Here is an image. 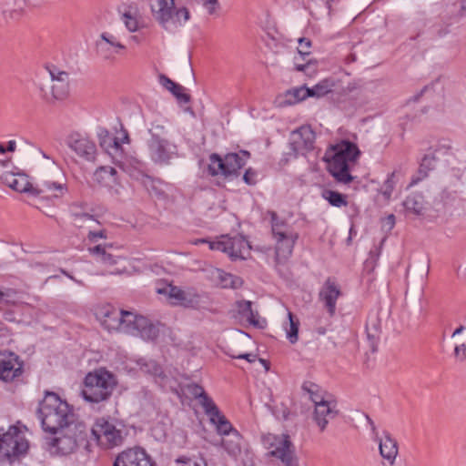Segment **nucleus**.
Returning a JSON list of instances; mask_svg holds the SVG:
<instances>
[{
    "instance_id": "28",
    "label": "nucleus",
    "mask_w": 466,
    "mask_h": 466,
    "mask_svg": "<svg viewBox=\"0 0 466 466\" xmlns=\"http://www.w3.org/2000/svg\"><path fill=\"white\" fill-rule=\"evenodd\" d=\"M379 450L382 458L392 464L398 454L397 441L391 438L389 432H384V438L380 440Z\"/></svg>"
},
{
    "instance_id": "54",
    "label": "nucleus",
    "mask_w": 466,
    "mask_h": 466,
    "mask_svg": "<svg viewBox=\"0 0 466 466\" xmlns=\"http://www.w3.org/2000/svg\"><path fill=\"white\" fill-rule=\"evenodd\" d=\"M257 177V171L252 167H248L245 170L242 179L245 184L248 186H255L258 182Z\"/></svg>"
},
{
    "instance_id": "8",
    "label": "nucleus",
    "mask_w": 466,
    "mask_h": 466,
    "mask_svg": "<svg viewBox=\"0 0 466 466\" xmlns=\"http://www.w3.org/2000/svg\"><path fill=\"white\" fill-rule=\"evenodd\" d=\"M119 331L140 337L145 340H154L158 336V329L144 316L121 309Z\"/></svg>"
},
{
    "instance_id": "37",
    "label": "nucleus",
    "mask_w": 466,
    "mask_h": 466,
    "mask_svg": "<svg viewBox=\"0 0 466 466\" xmlns=\"http://www.w3.org/2000/svg\"><path fill=\"white\" fill-rule=\"evenodd\" d=\"M287 102L290 105L299 103L309 97V87L301 86L286 92Z\"/></svg>"
},
{
    "instance_id": "53",
    "label": "nucleus",
    "mask_w": 466,
    "mask_h": 466,
    "mask_svg": "<svg viewBox=\"0 0 466 466\" xmlns=\"http://www.w3.org/2000/svg\"><path fill=\"white\" fill-rule=\"evenodd\" d=\"M123 22L127 29H137L143 25L140 24L138 18L132 15L129 12L125 13L122 16Z\"/></svg>"
},
{
    "instance_id": "55",
    "label": "nucleus",
    "mask_w": 466,
    "mask_h": 466,
    "mask_svg": "<svg viewBox=\"0 0 466 466\" xmlns=\"http://www.w3.org/2000/svg\"><path fill=\"white\" fill-rule=\"evenodd\" d=\"M185 291L186 290H183L179 287L169 285L168 296L171 299H175L178 300L180 302V304L182 305L183 299H185L184 295H186Z\"/></svg>"
},
{
    "instance_id": "17",
    "label": "nucleus",
    "mask_w": 466,
    "mask_h": 466,
    "mask_svg": "<svg viewBox=\"0 0 466 466\" xmlns=\"http://www.w3.org/2000/svg\"><path fill=\"white\" fill-rule=\"evenodd\" d=\"M341 294L339 286L332 278H328L319 291V299L331 318L336 314L337 300Z\"/></svg>"
},
{
    "instance_id": "21",
    "label": "nucleus",
    "mask_w": 466,
    "mask_h": 466,
    "mask_svg": "<svg viewBox=\"0 0 466 466\" xmlns=\"http://www.w3.org/2000/svg\"><path fill=\"white\" fill-rule=\"evenodd\" d=\"M214 410L209 412H205L206 415L209 418V421L211 424L216 426V431L219 435H233L238 440L240 439V434L238 430H236L231 422L226 418V416L220 411L216 403L213 405Z\"/></svg>"
},
{
    "instance_id": "52",
    "label": "nucleus",
    "mask_w": 466,
    "mask_h": 466,
    "mask_svg": "<svg viewBox=\"0 0 466 466\" xmlns=\"http://www.w3.org/2000/svg\"><path fill=\"white\" fill-rule=\"evenodd\" d=\"M236 308H237L238 315L241 318L246 319L247 316L248 315L249 311L252 309V302L250 300H245V299L238 300L236 302Z\"/></svg>"
},
{
    "instance_id": "6",
    "label": "nucleus",
    "mask_w": 466,
    "mask_h": 466,
    "mask_svg": "<svg viewBox=\"0 0 466 466\" xmlns=\"http://www.w3.org/2000/svg\"><path fill=\"white\" fill-rule=\"evenodd\" d=\"M116 387L114 376L106 371L89 372L84 380L83 399L92 405L106 401Z\"/></svg>"
},
{
    "instance_id": "50",
    "label": "nucleus",
    "mask_w": 466,
    "mask_h": 466,
    "mask_svg": "<svg viewBox=\"0 0 466 466\" xmlns=\"http://www.w3.org/2000/svg\"><path fill=\"white\" fill-rule=\"evenodd\" d=\"M245 319L248 322L249 325L258 329H264L267 324L265 319L259 320L258 312L254 311L252 309Z\"/></svg>"
},
{
    "instance_id": "35",
    "label": "nucleus",
    "mask_w": 466,
    "mask_h": 466,
    "mask_svg": "<svg viewBox=\"0 0 466 466\" xmlns=\"http://www.w3.org/2000/svg\"><path fill=\"white\" fill-rule=\"evenodd\" d=\"M289 327L285 326L286 337L290 344H295L299 340V320L290 311L288 312Z\"/></svg>"
},
{
    "instance_id": "62",
    "label": "nucleus",
    "mask_w": 466,
    "mask_h": 466,
    "mask_svg": "<svg viewBox=\"0 0 466 466\" xmlns=\"http://www.w3.org/2000/svg\"><path fill=\"white\" fill-rule=\"evenodd\" d=\"M119 257L114 256L106 251L104 258H102V263L107 264V265H115L117 263V259Z\"/></svg>"
},
{
    "instance_id": "22",
    "label": "nucleus",
    "mask_w": 466,
    "mask_h": 466,
    "mask_svg": "<svg viewBox=\"0 0 466 466\" xmlns=\"http://www.w3.org/2000/svg\"><path fill=\"white\" fill-rule=\"evenodd\" d=\"M441 148L434 149L433 152L425 154L420 162L417 173L410 178L409 187H414L420 181L428 177L429 173L436 168L439 158L436 157V152L440 151Z\"/></svg>"
},
{
    "instance_id": "58",
    "label": "nucleus",
    "mask_w": 466,
    "mask_h": 466,
    "mask_svg": "<svg viewBox=\"0 0 466 466\" xmlns=\"http://www.w3.org/2000/svg\"><path fill=\"white\" fill-rule=\"evenodd\" d=\"M227 354L232 359L246 360L249 363L255 362L258 358V355L253 353H242L238 355H233L229 353Z\"/></svg>"
},
{
    "instance_id": "18",
    "label": "nucleus",
    "mask_w": 466,
    "mask_h": 466,
    "mask_svg": "<svg viewBox=\"0 0 466 466\" xmlns=\"http://www.w3.org/2000/svg\"><path fill=\"white\" fill-rule=\"evenodd\" d=\"M0 181L15 191L27 193L34 197L41 195L42 190L39 187H34V185L28 181L27 176L25 173L2 172Z\"/></svg>"
},
{
    "instance_id": "45",
    "label": "nucleus",
    "mask_w": 466,
    "mask_h": 466,
    "mask_svg": "<svg viewBox=\"0 0 466 466\" xmlns=\"http://www.w3.org/2000/svg\"><path fill=\"white\" fill-rule=\"evenodd\" d=\"M97 137L100 147H103L105 150L108 151V149L111 147L112 141H114V137L105 127H100L98 129Z\"/></svg>"
},
{
    "instance_id": "1",
    "label": "nucleus",
    "mask_w": 466,
    "mask_h": 466,
    "mask_svg": "<svg viewBox=\"0 0 466 466\" xmlns=\"http://www.w3.org/2000/svg\"><path fill=\"white\" fill-rule=\"evenodd\" d=\"M37 417L44 431L56 434L59 429L75 422L73 408L54 391L46 390L39 401Z\"/></svg>"
},
{
    "instance_id": "10",
    "label": "nucleus",
    "mask_w": 466,
    "mask_h": 466,
    "mask_svg": "<svg viewBox=\"0 0 466 466\" xmlns=\"http://www.w3.org/2000/svg\"><path fill=\"white\" fill-rule=\"evenodd\" d=\"M209 248L228 254L232 260L246 259L249 255L251 246L244 235L238 234L234 237L222 236L220 240L210 241Z\"/></svg>"
},
{
    "instance_id": "27",
    "label": "nucleus",
    "mask_w": 466,
    "mask_h": 466,
    "mask_svg": "<svg viewBox=\"0 0 466 466\" xmlns=\"http://www.w3.org/2000/svg\"><path fill=\"white\" fill-rule=\"evenodd\" d=\"M187 392L194 398L198 400L199 404L204 410V412L213 410L214 400L205 391L204 388L197 383H190L187 385Z\"/></svg>"
},
{
    "instance_id": "39",
    "label": "nucleus",
    "mask_w": 466,
    "mask_h": 466,
    "mask_svg": "<svg viewBox=\"0 0 466 466\" xmlns=\"http://www.w3.org/2000/svg\"><path fill=\"white\" fill-rule=\"evenodd\" d=\"M99 42H106L107 46L112 47L116 54L119 53L120 50L126 49V46L121 43V41L108 31H104L102 33Z\"/></svg>"
},
{
    "instance_id": "59",
    "label": "nucleus",
    "mask_w": 466,
    "mask_h": 466,
    "mask_svg": "<svg viewBox=\"0 0 466 466\" xmlns=\"http://www.w3.org/2000/svg\"><path fill=\"white\" fill-rule=\"evenodd\" d=\"M201 3L209 14L214 13L218 7V0H201Z\"/></svg>"
},
{
    "instance_id": "26",
    "label": "nucleus",
    "mask_w": 466,
    "mask_h": 466,
    "mask_svg": "<svg viewBox=\"0 0 466 466\" xmlns=\"http://www.w3.org/2000/svg\"><path fill=\"white\" fill-rule=\"evenodd\" d=\"M101 322L105 329L108 331H119L121 327V309L107 306L101 310Z\"/></svg>"
},
{
    "instance_id": "4",
    "label": "nucleus",
    "mask_w": 466,
    "mask_h": 466,
    "mask_svg": "<svg viewBox=\"0 0 466 466\" xmlns=\"http://www.w3.org/2000/svg\"><path fill=\"white\" fill-rule=\"evenodd\" d=\"M250 157V152L245 149L228 152L223 156L212 153L208 157V175L210 177L221 176L228 180L237 178Z\"/></svg>"
},
{
    "instance_id": "7",
    "label": "nucleus",
    "mask_w": 466,
    "mask_h": 466,
    "mask_svg": "<svg viewBox=\"0 0 466 466\" xmlns=\"http://www.w3.org/2000/svg\"><path fill=\"white\" fill-rule=\"evenodd\" d=\"M26 427L17 421L5 430L0 428V453L8 460L18 458L27 452L28 441L25 438Z\"/></svg>"
},
{
    "instance_id": "3",
    "label": "nucleus",
    "mask_w": 466,
    "mask_h": 466,
    "mask_svg": "<svg viewBox=\"0 0 466 466\" xmlns=\"http://www.w3.org/2000/svg\"><path fill=\"white\" fill-rule=\"evenodd\" d=\"M56 435L45 438L44 448L52 454L67 455L86 440V426L82 422H73L59 429Z\"/></svg>"
},
{
    "instance_id": "63",
    "label": "nucleus",
    "mask_w": 466,
    "mask_h": 466,
    "mask_svg": "<svg viewBox=\"0 0 466 466\" xmlns=\"http://www.w3.org/2000/svg\"><path fill=\"white\" fill-rule=\"evenodd\" d=\"M310 61H308L307 63H299V58H294V68L298 72H305L306 69L309 66Z\"/></svg>"
},
{
    "instance_id": "57",
    "label": "nucleus",
    "mask_w": 466,
    "mask_h": 466,
    "mask_svg": "<svg viewBox=\"0 0 466 466\" xmlns=\"http://www.w3.org/2000/svg\"><path fill=\"white\" fill-rule=\"evenodd\" d=\"M454 357L460 361H464L466 360V344L461 343L455 346Z\"/></svg>"
},
{
    "instance_id": "34",
    "label": "nucleus",
    "mask_w": 466,
    "mask_h": 466,
    "mask_svg": "<svg viewBox=\"0 0 466 466\" xmlns=\"http://www.w3.org/2000/svg\"><path fill=\"white\" fill-rule=\"evenodd\" d=\"M321 197L329 202V204L335 208H341L348 205L347 196L340 192L324 189L321 192Z\"/></svg>"
},
{
    "instance_id": "51",
    "label": "nucleus",
    "mask_w": 466,
    "mask_h": 466,
    "mask_svg": "<svg viewBox=\"0 0 466 466\" xmlns=\"http://www.w3.org/2000/svg\"><path fill=\"white\" fill-rule=\"evenodd\" d=\"M171 94L177 99L178 102L188 104L191 101L189 94L185 93V87L177 84V88H174Z\"/></svg>"
},
{
    "instance_id": "9",
    "label": "nucleus",
    "mask_w": 466,
    "mask_h": 466,
    "mask_svg": "<svg viewBox=\"0 0 466 466\" xmlns=\"http://www.w3.org/2000/svg\"><path fill=\"white\" fill-rule=\"evenodd\" d=\"M151 10L154 17L162 25L183 26L189 18L187 8H176L175 0H153Z\"/></svg>"
},
{
    "instance_id": "15",
    "label": "nucleus",
    "mask_w": 466,
    "mask_h": 466,
    "mask_svg": "<svg viewBox=\"0 0 466 466\" xmlns=\"http://www.w3.org/2000/svg\"><path fill=\"white\" fill-rule=\"evenodd\" d=\"M154 464L152 458L144 448L135 446L118 453L113 466H154Z\"/></svg>"
},
{
    "instance_id": "11",
    "label": "nucleus",
    "mask_w": 466,
    "mask_h": 466,
    "mask_svg": "<svg viewBox=\"0 0 466 466\" xmlns=\"http://www.w3.org/2000/svg\"><path fill=\"white\" fill-rule=\"evenodd\" d=\"M315 139L316 134L309 125L298 127L290 135L289 143L290 151L288 155L294 158L299 155L305 156L314 149Z\"/></svg>"
},
{
    "instance_id": "56",
    "label": "nucleus",
    "mask_w": 466,
    "mask_h": 466,
    "mask_svg": "<svg viewBox=\"0 0 466 466\" xmlns=\"http://www.w3.org/2000/svg\"><path fill=\"white\" fill-rule=\"evenodd\" d=\"M90 254L96 257V258L101 262L102 258H104L106 253V248L102 245H96L93 248H88Z\"/></svg>"
},
{
    "instance_id": "43",
    "label": "nucleus",
    "mask_w": 466,
    "mask_h": 466,
    "mask_svg": "<svg viewBox=\"0 0 466 466\" xmlns=\"http://www.w3.org/2000/svg\"><path fill=\"white\" fill-rule=\"evenodd\" d=\"M366 332H367V339H368V343H369L370 351L372 353H375L378 350V346H379V342H380L379 329H378L377 326H374L373 332H372L369 327H366Z\"/></svg>"
},
{
    "instance_id": "30",
    "label": "nucleus",
    "mask_w": 466,
    "mask_h": 466,
    "mask_svg": "<svg viewBox=\"0 0 466 466\" xmlns=\"http://www.w3.org/2000/svg\"><path fill=\"white\" fill-rule=\"evenodd\" d=\"M402 205L406 211L420 215L424 209V197L421 193H411L406 197Z\"/></svg>"
},
{
    "instance_id": "29",
    "label": "nucleus",
    "mask_w": 466,
    "mask_h": 466,
    "mask_svg": "<svg viewBox=\"0 0 466 466\" xmlns=\"http://www.w3.org/2000/svg\"><path fill=\"white\" fill-rule=\"evenodd\" d=\"M261 39L266 46L276 54L286 47L289 42V40L283 37L279 31H265Z\"/></svg>"
},
{
    "instance_id": "64",
    "label": "nucleus",
    "mask_w": 466,
    "mask_h": 466,
    "mask_svg": "<svg viewBox=\"0 0 466 466\" xmlns=\"http://www.w3.org/2000/svg\"><path fill=\"white\" fill-rule=\"evenodd\" d=\"M72 216L76 218V219H81V220H93L94 219V216L93 215H90L88 213H86V212H81V213H73Z\"/></svg>"
},
{
    "instance_id": "14",
    "label": "nucleus",
    "mask_w": 466,
    "mask_h": 466,
    "mask_svg": "<svg viewBox=\"0 0 466 466\" xmlns=\"http://www.w3.org/2000/svg\"><path fill=\"white\" fill-rule=\"evenodd\" d=\"M271 446L275 448L269 451L270 456L279 459L285 466H299L293 443L288 434L274 436Z\"/></svg>"
},
{
    "instance_id": "2",
    "label": "nucleus",
    "mask_w": 466,
    "mask_h": 466,
    "mask_svg": "<svg viewBox=\"0 0 466 466\" xmlns=\"http://www.w3.org/2000/svg\"><path fill=\"white\" fill-rule=\"evenodd\" d=\"M330 149L333 155L329 159V172L340 183L350 184L354 177L350 172V162H355L360 156V150L357 144L348 139H342L339 143L331 146Z\"/></svg>"
},
{
    "instance_id": "49",
    "label": "nucleus",
    "mask_w": 466,
    "mask_h": 466,
    "mask_svg": "<svg viewBox=\"0 0 466 466\" xmlns=\"http://www.w3.org/2000/svg\"><path fill=\"white\" fill-rule=\"evenodd\" d=\"M273 414L279 420H288L289 419L290 410L287 404L281 402L275 406Z\"/></svg>"
},
{
    "instance_id": "47",
    "label": "nucleus",
    "mask_w": 466,
    "mask_h": 466,
    "mask_svg": "<svg viewBox=\"0 0 466 466\" xmlns=\"http://www.w3.org/2000/svg\"><path fill=\"white\" fill-rule=\"evenodd\" d=\"M96 52L100 57L104 60H108L113 58V55L116 54L112 47L107 46L106 42H96Z\"/></svg>"
},
{
    "instance_id": "61",
    "label": "nucleus",
    "mask_w": 466,
    "mask_h": 466,
    "mask_svg": "<svg viewBox=\"0 0 466 466\" xmlns=\"http://www.w3.org/2000/svg\"><path fill=\"white\" fill-rule=\"evenodd\" d=\"M106 237V236L105 230L89 231L87 236L90 241H96L98 238H105Z\"/></svg>"
},
{
    "instance_id": "31",
    "label": "nucleus",
    "mask_w": 466,
    "mask_h": 466,
    "mask_svg": "<svg viewBox=\"0 0 466 466\" xmlns=\"http://www.w3.org/2000/svg\"><path fill=\"white\" fill-rule=\"evenodd\" d=\"M301 390L309 395V400L314 403V405H317L319 400H329L326 398L327 392L313 381H304L301 386Z\"/></svg>"
},
{
    "instance_id": "16",
    "label": "nucleus",
    "mask_w": 466,
    "mask_h": 466,
    "mask_svg": "<svg viewBox=\"0 0 466 466\" xmlns=\"http://www.w3.org/2000/svg\"><path fill=\"white\" fill-rule=\"evenodd\" d=\"M24 371V362L14 352L4 353L0 356V380L12 382L19 378Z\"/></svg>"
},
{
    "instance_id": "20",
    "label": "nucleus",
    "mask_w": 466,
    "mask_h": 466,
    "mask_svg": "<svg viewBox=\"0 0 466 466\" xmlns=\"http://www.w3.org/2000/svg\"><path fill=\"white\" fill-rule=\"evenodd\" d=\"M337 414L336 402L331 400H319L317 405H314L313 420L320 431H325L329 419L335 418Z\"/></svg>"
},
{
    "instance_id": "13",
    "label": "nucleus",
    "mask_w": 466,
    "mask_h": 466,
    "mask_svg": "<svg viewBox=\"0 0 466 466\" xmlns=\"http://www.w3.org/2000/svg\"><path fill=\"white\" fill-rule=\"evenodd\" d=\"M147 146L150 159L156 165L167 166L171 164L172 159L179 157L177 144L167 138L147 141Z\"/></svg>"
},
{
    "instance_id": "41",
    "label": "nucleus",
    "mask_w": 466,
    "mask_h": 466,
    "mask_svg": "<svg viewBox=\"0 0 466 466\" xmlns=\"http://www.w3.org/2000/svg\"><path fill=\"white\" fill-rule=\"evenodd\" d=\"M34 187H39L42 190L41 194L48 191L52 192L57 190L61 193V195H63L67 190L66 184L54 181H44L41 184L34 185Z\"/></svg>"
},
{
    "instance_id": "36",
    "label": "nucleus",
    "mask_w": 466,
    "mask_h": 466,
    "mask_svg": "<svg viewBox=\"0 0 466 466\" xmlns=\"http://www.w3.org/2000/svg\"><path fill=\"white\" fill-rule=\"evenodd\" d=\"M401 176L400 170H393L391 173L388 174L387 178L385 179L381 188L380 189V193L384 197L385 199L389 200L391 197L395 185L397 183V177Z\"/></svg>"
},
{
    "instance_id": "32",
    "label": "nucleus",
    "mask_w": 466,
    "mask_h": 466,
    "mask_svg": "<svg viewBox=\"0 0 466 466\" xmlns=\"http://www.w3.org/2000/svg\"><path fill=\"white\" fill-rule=\"evenodd\" d=\"M218 274L220 284L224 289H239L244 283L240 277L225 272L222 269H218Z\"/></svg>"
},
{
    "instance_id": "38",
    "label": "nucleus",
    "mask_w": 466,
    "mask_h": 466,
    "mask_svg": "<svg viewBox=\"0 0 466 466\" xmlns=\"http://www.w3.org/2000/svg\"><path fill=\"white\" fill-rule=\"evenodd\" d=\"M150 138L147 141H155L167 138V130L163 124L157 121L152 122L148 128Z\"/></svg>"
},
{
    "instance_id": "12",
    "label": "nucleus",
    "mask_w": 466,
    "mask_h": 466,
    "mask_svg": "<svg viewBox=\"0 0 466 466\" xmlns=\"http://www.w3.org/2000/svg\"><path fill=\"white\" fill-rule=\"evenodd\" d=\"M92 433L98 441L106 448H114L119 446L124 441V434L122 429H117L114 422L105 418L97 419Z\"/></svg>"
},
{
    "instance_id": "23",
    "label": "nucleus",
    "mask_w": 466,
    "mask_h": 466,
    "mask_svg": "<svg viewBox=\"0 0 466 466\" xmlns=\"http://www.w3.org/2000/svg\"><path fill=\"white\" fill-rule=\"evenodd\" d=\"M93 180L100 187L112 190L118 185V173L116 169L109 166H100L93 173Z\"/></svg>"
},
{
    "instance_id": "46",
    "label": "nucleus",
    "mask_w": 466,
    "mask_h": 466,
    "mask_svg": "<svg viewBox=\"0 0 466 466\" xmlns=\"http://www.w3.org/2000/svg\"><path fill=\"white\" fill-rule=\"evenodd\" d=\"M46 71L48 72L52 82L59 81L60 78H69V74L66 71L60 70L54 65H46Z\"/></svg>"
},
{
    "instance_id": "42",
    "label": "nucleus",
    "mask_w": 466,
    "mask_h": 466,
    "mask_svg": "<svg viewBox=\"0 0 466 466\" xmlns=\"http://www.w3.org/2000/svg\"><path fill=\"white\" fill-rule=\"evenodd\" d=\"M175 462L177 466H208L204 458H195L187 456H179L176 459Z\"/></svg>"
},
{
    "instance_id": "60",
    "label": "nucleus",
    "mask_w": 466,
    "mask_h": 466,
    "mask_svg": "<svg viewBox=\"0 0 466 466\" xmlns=\"http://www.w3.org/2000/svg\"><path fill=\"white\" fill-rule=\"evenodd\" d=\"M158 82L159 84L167 90L171 86H173L174 81L170 79L168 76H167L164 74H160L158 76Z\"/></svg>"
},
{
    "instance_id": "44",
    "label": "nucleus",
    "mask_w": 466,
    "mask_h": 466,
    "mask_svg": "<svg viewBox=\"0 0 466 466\" xmlns=\"http://www.w3.org/2000/svg\"><path fill=\"white\" fill-rule=\"evenodd\" d=\"M384 241L385 238H382L379 246H374V248L370 249L369 253V258H367L365 261V266L367 268L370 266L371 269H373L376 267L377 261L379 260L381 254V248Z\"/></svg>"
},
{
    "instance_id": "48",
    "label": "nucleus",
    "mask_w": 466,
    "mask_h": 466,
    "mask_svg": "<svg viewBox=\"0 0 466 466\" xmlns=\"http://www.w3.org/2000/svg\"><path fill=\"white\" fill-rule=\"evenodd\" d=\"M298 54L299 55V57L304 60L306 56L310 55L309 48L311 46V42L309 38L299 37L298 38Z\"/></svg>"
},
{
    "instance_id": "5",
    "label": "nucleus",
    "mask_w": 466,
    "mask_h": 466,
    "mask_svg": "<svg viewBox=\"0 0 466 466\" xmlns=\"http://www.w3.org/2000/svg\"><path fill=\"white\" fill-rule=\"evenodd\" d=\"M272 237L275 240V261L285 263L292 255L299 234L275 211L268 212Z\"/></svg>"
},
{
    "instance_id": "33",
    "label": "nucleus",
    "mask_w": 466,
    "mask_h": 466,
    "mask_svg": "<svg viewBox=\"0 0 466 466\" xmlns=\"http://www.w3.org/2000/svg\"><path fill=\"white\" fill-rule=\"evenodd\" d=\"M335 83L330 78H324L312 87H309V97H322L332 91Z\"/></svg>"
},
{
    "instance_id": "19",
    "label": "nucleus",
    "mask_w": 466,
    "mask_h": 466,
    "mask_svg": "<svg viewBox=\"0 0 466 466\" xmlns=\"http://www.w3.org/2000/svg\"><path fill=\"white\" fill-rule=\"evenodd\" d=\"M67 146L82 159L88 162L96 160V147L88 137L79 133L71 134L67 139Z\"/></svg>"
},
{
    "instance_id": "25",
    "label": "nucleus",
    "mask_w": 466,
    "mask_h": 466,
    "mask_svg": "<svg viewBox=\"0 0 466 466\" xmlns=\"http://www.w3.org/2000/svg\"><path fill=\"white\" fill-rule=\"evenodd\" d=\"M142 185L147 192L157 199L165 200L167 198L166 191L167 184L159 178L148 175L142 176Z\"/></svg>"
},
{
    "instance_id": "40",
    "label": "nucleus",
    "mask_w": 466,
    "mask_h": 466,
    "mask_svg": "<svg viewBox=\"0 0 466 466\" xmlns=\"http://www.w3.org/2000/svg\"><path fill=\"white\" fill-rule=\"evenodd\" d=\"M182 306L186 308H197L200 301H201V296L196 291L195 289H187L185 291Z\"/></svg>"
},
{
    "instance_id": "24",
    "label": "nucleus",
    "mask_w": 466,
    "mask_h": 466,
    "mask_svg": "<svg viewBox=\"0 0 466 466\" xmlns=\"http://www.w3.org/2000/svg\"><path fill=\"white\" fill-rule=\"evenodd\" d=\"M41 96L46 101L64 100L69 94V78H60L59 81L53 82L51 86V95L43 87L39 86Z\"/></svg>"
}]
</instances>
